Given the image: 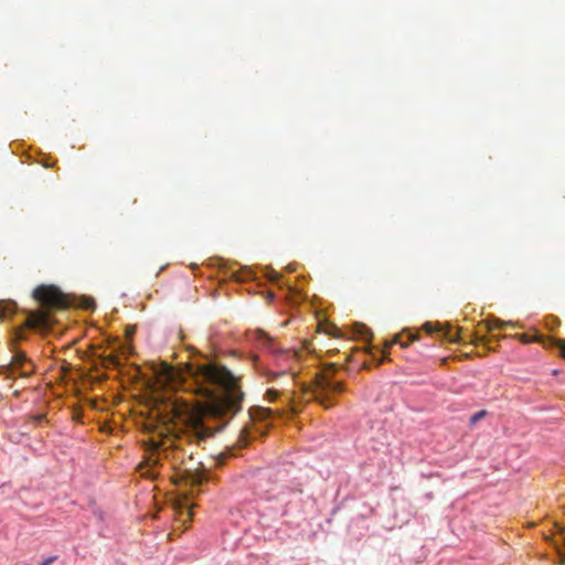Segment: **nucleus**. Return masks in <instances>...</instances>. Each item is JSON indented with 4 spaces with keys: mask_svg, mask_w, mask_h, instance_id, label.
<instances>
[{
    "mask_svg": "<svg viewBox=\"0 0 565 565\" xmlns=\"http://www.w3.org/2000/svg\"><path fill=\"white\" fill-rule=\"evenodd\" d=\"M168 377L191 398L173 392L160 399L159 413L172 427H167L164 435L159 433L158 438H149L138 471L142 478L152 480L167 475L175 486L199 484L193 475L196 468L192 444L214 434L204 423L205 416L225 419L242 409L241 376L217 363H190L179 374L169 372Z\"/></svg>",
    "mask_w": 565,
    "mask_h": 565,
    "instance_id": "obj_1",
    "label": "nucleus"
},
{
    "mask_svg": "<svg viewBox=\"0 0 565 565\" xmlns=\"http://www.w3.org/2000/svg\"><path fill=\"white\" fill-rule=\"evenodd\" d=\"M298 356L292 351L280 352L275 358L277 370H268L265 373L267 381L274 385L266 391L265 399L277 407L254 406L249 409V418L254 425L265 424L275 418H282L301 412L303 402L316 401L326 408L337 403V396L343 391V383L334 379V370L328 369L317 373L309 384H301L296 392L295 364Z\"/></svg>",
    "mask_w": 565,
    "mask_h": 565,
    "instance_id": "obj_2",
    "label": "nucleus"
},
{
    "mask_svg": "<svg viewBox=\"0 0 565 565\" xmlns=\"http://www.w3.org/2000/svg\"><path fill=\"white\" fill-rule=\"evenodd\" d=\"M33 297L41 308L29 313L26 324L36 331H47L53 323L50 310L66 308L68 307V301L55 286H39L34 289Z\"/></svg>",
    "mask_w": 565,
    "mask_h": 565,
    "instance_id": "obj_3",
    "label": "nucleus"
},
{
    "mask_svg": "<svg viewBox=\"0 0 565 565\" xmlns=\"http://www.w3.org/2000/svg\"><path fill=\"white\" fill-rule=\"evenodd\" d=\"M8 376L29 377L34 373V364L29 360L24 353L17 352L11 359V362L6 366Z\"/></svg>",
    "mask_w": 565,
    "mask_h": 565,
    "instance_id": "obj_4",
    "label": "nucleus"
},
{
    "mask_svg": "<svg viewBox=\"0 0 565 565\" xmlns=\"http://www.w3.org/2000/svg\"><path fill=\"white\" fill-rule=\"evenodd\" d=\"M519 338L523 343L537 342L545 348H557L562 356L565 358V340H558L543 334H535L534 337H531L526 333L520 334Z\"/></svg>",
    "mask_w": 565,
    "mask_h": 565,
    "instance_id": "obj_5",
    "label": "nucleus"
},
{
    "mask_svg": "<svg viewBox=\"0 0 565 565\" xmlns=\"http://www.w3.org/2000/svg\"><path fill=\"white\" fill-rule=\"evenodd\" d=\"M417 339V337L415 334H404V333H401V334H396L393 340L391 341H386L385 344H384V349L382 350V353L384 355V358L386 359L387 355L390 354V351L388 349L393 345V344H399L401 347L403 348H406L408 347L413 341H415Z\"/></svg>",
    "mask_w": 565,
    "mask_h": 565,
    "instance_id": "obj_6",
    "label": "nucleus"
},
{
    "mask_svg": "<svg viewBox=\"0 0 565 565\" xmlns=\"http://www.w3.org/2000/svg\"><path fill=\"white\" fill-rule=\"evenodd\" d=\"M17 310V305L10 300H0V319L11 317Z\"/></svg>",
    "mask_w": 565,
    "mask_h": 565,
    "instance_id": "obj_7",
    "label": "nucleus"
},
{
    "mask_svg": "<svg viewBox=\"0 0 565 565\" xmlns=\"http://www.w3.org/2000/svg\"><path fill=\"white\" fill-rule=\"evenodd\" d=\"M554 547L557 552L558 559L561 564H565V537L561 540H553Z\"/></svg>",
    "mask_w": 565,
    "mask_h": 565,
    "instance_id": "obj_8",
    "label": "nucleus"
},
{
    "mask_svg": "<svg viewBox=\"0 0 565 565\" xmlns=\"http://www.w3.org/2000/svg\"><path fill=\"white\" fill-rule=\"evenodd\" d=\"M505 324H508V322H504L500 319H491L487 321V330L489 332L501 330Z\"/></svg>",
    "mask_w": 565,
    "mask_h": 565,
    "instance_id": "obj_9",
    "label": "nucleus"
},
{
    "mask_svg": "<svg viewBox=\"0 0 565 565\" xmlns=\"http://www.w3.org/2000/svg\"><path fill=\"white\" fill-rule=\"evenodd\" d=\"M234 456V454L232 451H230L228 454L224 452V454H221L217 458H216V465L218 467L225 465L226 460L228 457H232Z\"/></svg>",
    "mask_w": 565,
    "mask_h": 565,
    "instance_id": "obj_10",
    "label": "nucleus"
},
{
    "mask_svg": "<svg viewBox=\"0 0 565 565\" xmlns=\"http://www.w3.org/2000/svg\"><path fill=\"white\" fill-rule=\"evenodd\" d=\"M487 415V412L486 411H480L476 414H473L470 418V423L472 425L477 424L479 420H481L482 418H484Z\"/></svg>",
    "mask_w": 565,
    "mask_h": 565,
    "instance_id": "obj_11",
    "label": "nucleus"
},
{
    "mask_svg": "<svg viewBox=\"0 0 565 565\" xmlns=\"http://www.w3.org/2000/svg\"><path fill=\"white\" fill-rule=\"evenodd\" d=\"M268 277L273 281H278L280 275L277 271H275L274 269H271L270 273L268 274Z\"/></svg>",
    "mask_w": 565,
    "mask_h": 565,
    "instance_id": "obj_12",
    "label": "nucleus"
},
{
    "mask_svg": "<svg viewBox=\"0 0 565 565\" xmlns=\"http://www.w3.org/2000/svg\"><path fill=\"white\" fill-rule=\"evenodd\" d=\"M558 324H559L558 320L556 318H552L551 326H548V327L551 330H554Z\"/></svg>",
    "mask_w": 565,
    "mask_h": 565,
    "instance_id": "obj_13",
    "label": "nucleus"
},
{
    "mask_svg": "<svg viewBox=\"0 0 565 565\" xmlns=\"http://www.w3.org/2000/svg\"><path fill=\"white\" fill-rule=\"evenodd\" d=\"M135 332V327H127L126 329V333H127V337H131Z\"/></svg>",
    "mask_w": 565,
    "mask_h": 565,
    "instance_id": "obj_14",
    "label": "nucleus"
},
{
    "mask_svg": "<svg viewBox=\"0 0 565 565\" xmlns=\"http://www.w3.org/2000/svg\"><path fill=\"white\" fill-rule=\"evenodd\" d=\"M192 519V511L191 509H186V521H191ZM185 522V520H183V523Z\"/></svg>",
    "mask_w": 565,
    "mask_h": 565,
    "instance_id": "obj_15",
    "label": "nucleus"
},
{
    "mask_svg": "<svg viewBox=\"0 0 565 565\" xmlns=\"http://www.w3.org/2000/svg\"><path fill=\"white\" fill-rule=\"evenodd\" d=\"M425 329H426V331H427V332H429V333L434 332L433 326H431L430 323H426V324H425Z\"/></svg>",
    "mask_w": 565,
    "mask_h": 565,
    "instance_id": "obj_16",
    "label": "nucleus"
},
{
    "mask_svg": "<svg viewBox=\"0 0 565 565\" xmlns=\"http://www.w3.org/2000/svg\"><path fill=\"white\" fill-rule=\"evenodd\" d=\"M53 561H54V557H50L42 565H50Z\"/></svg>",
    "mask_w": 565,
    "mask_h": 565,
    "instance_id": "obj_17",
    "label": "nucleus"
},
{
    "mask_svg": "<svg viewBox=\"0 0 565 565\" xmlns=\"http://www.w3.org/2000/svg\"><path fill=\"white\" fill-rule=\"evenodd\" d=\"M260 335H262L263 338H265L267 341H269V338H268V335H267L266 333L262 332V333H260Z\"/></svg>",
    "mask_w": 565,
    "mask_h": 565,
    "instance_id": "obj_18",
    "label": "nucleus"
},
{
    "mask_svg": "<svg viewBox=\"0 0 565 565\" xmlns=\"http://www.w3.org/2000/svg\"><path fill=\"white\" fill-rule=\"evenodd\" d=\"M113 364H114L115 366H119V362H118L116 359H114V360H113Z\"/></svg>",
    "mask_w": 565,
    "mask_h": 565,
    "instance_id": "obj_19",
    "label": "nucleus"
},
{
    "mask_svg": "<svg viewBox=\"0 0 565 565\" xmlns=\"http://www.w3.org/2000/svg\"><path fill=\"white\" fill-rule=\"evenodd\" d=\"M44 418V415H40L36 417L38 420H42Z\"/></svg>",
    "mask_w": 565,
    "mask_h": 565,
    "instance_id": "obj_20",
    "label": "nucleus"
},
{
    "mask_svg": "<svg viewBox=\"0 0 565 565\" xmlns=\"http://www.w3.org/2000/svg\"><path fill=\"white\" fill-rule=\"evenodd\" d=\"M255 429L259 433H262L263 427H255Z\"/></svg>",
    "mask_w": 565,
    "mask_h": 565,
    "instance_id": "obj_21",
    "label": "nucleus"
}]
</instances>
